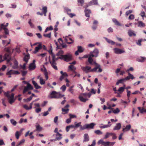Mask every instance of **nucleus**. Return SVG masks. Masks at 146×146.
<instances>
[{
    "mask_svg": "<svg viewBox=\"0 0 146 146\" xmlns=\"http://www.w3.org/2000/svg\"><path fill=\"white\" fill-rule=\"evenodd\" d=\"M112 21L115 23V25H116L119 26H122V25L115 19H112Z\"/></svg>",
    "mask_w": 146,
    "mask_h": 146,
    "instance_id": "29",
    "label": "nucleus"
},
{
    "mask_svg": "<svg viewBox=\"0 0 146 146\" xmlns=\"http://www.w3.org/2000/svg\"><path fill=\"white\" fill-rule=\"evenodd\" d=\"M42 44L40 43L37 46L35 47V50L33 51V53L34 54L36 53L40 50L42 48Z\"/></svg>",
    "mask_w": 146,
    "mask_h": 146,
    "instance_id": "13",
    "label": "nucleus"
},
{
    "mask_svg": "<svg viewBox=\"0 0 146 146\" xmlns=\"http://www.w3.org/2000/svg\"><path fill=\"white\" fill-rule=\"evenodd\" d=\"M58 129L57 128H56L54 130V132L56 133V139H55V141L56 140H59L62 138L61 134L58 132Z\"/></svg>",
    "mask_w": 146,
    "mask_h": 146,
    "instance_id": "9",
    "label": "nucleus"
},
{
    "mask_svg": "<svg viewBox=\"0 0 146 146\" xmlns=\"http://www.w3.org/2000/svg\"><path fill=\"white\" fill-rule=\"evenodd\" d=\"M98 144H101L104 146H113L115 143V142L104 141L103 140H100L98 142Z\"/></svg>",
    "mask_w": 146,
    "mask_h": 146,
    "instance_id": "6",
    "label": "nucleus"
},
{
    "mask_svg": "<svg viewBox=\"0 0 146 146\" xmlns=\"http://www.w3.org/2000/svg\"><path fill=\"white\" fill-rule=\"evenodd\" d=\"M71 119L69 117L66 119V122L67 124H69L71 123Z\"/></svg>",
    "mask_w": 146,
    "mask_h": 146,
    "instance_id": "64",
    "label": "nucleus"
},
{
    "mask_svg": "<svg viewBox=\"0 0 146 146\" xmlns=\"http://www.w3.org/2000/svg\"><path fill=\"white\" fill-rule=\"evenodd\" d=\"M68 76L67 74L66 73H64L62 75L60 78V80L62 81L65 77H67Z\"/></svg>",
    "mask_w": 146,
    "mask_h": 146,
    "instance_id": "40",
    "label": "nucleus"
},
{
    "mask_svg": "<svg viewBox=\"0 0 146 146\" xmlns=\"http://www.w3.org/2000/svg\"><path fill=\"white\" fill-rule=\"evenodd\" d=\"M32 82L35 88L36 89H38L41 88V86H38L37 83L34 80H32Z\"/></svg>",
    "mask_w": 146,
    "mask_h": 146,
    "instance_id": "26",
    "label": "nucleus"
},
{
    "mask_svg": "<svg viewBox=\"0 0 146 146\" xmlns=\"http://www.w3.org/2000/svg\"><path fill=\"white\" fill-rule=\"evenodd\" d=\"M89 3V4L91 6L94 5H97L98 4V0H93Z\"/></svg>",
    "mask_w": 146,
    "mask_h": 146,
    "instance_id": "30",
    "label": "nucleus"
},
{
    "mask_svg": "<svg viewBox=\"0 0 146 146\" xmlns=\"http://www.w3.org/2000/svg\"><path fill=\"white\" fill-rule=\"evenodd\" d=\"M42 10L44 16H46V13L47 12V7L46 6H43Z\"/></svg>",
    "mask_w": 146,
    "mask_h": 146,
    "instance_id": "28",
    "label": "nucleus"
},
{
    "mask_svg": "<svg viewBox=\"0 0 146 146\" xmlns=\"http://www.w3.org/2000/svg\"><path fill=\"white\" fill-rule=\"evenodd\" d=\"M78 98L81 102H86V101L88 100V99L84 98L81 96H79Z\"/></svg>",
    "mask_w": 146,
    "mask_h": 146,
    "instance_id": "37",
    "label": "nucleus"
},
{
    "mask_svg": "<svg viewBox=\"0 0 146 146\" xmlns=\"http://www.w3.org/2000/svg\"><path fill=\"white\" fill-rule=\"evenodd\" d=\"M107 31L108 33H112L113 31V29L111 27H110L108 29Z\"/></svg>",
    "mask_w": 146,
    "mask_h": 146,
    "instance_id": "61",
    "label": "nucleus"
},
{
    "mask_svg": "<svg viewBox=\"0 0 146 146\" xmlns=\"http://www.w3.org/2000/svg\"><path fill=\"white\" fill-rule=\"evenodd\" d=\"M111 125V124L104 125L103 126H100L99 127L101 129H104L110 127Z\"/></svg>",
    "mask_w": 146,
    "mask_h": 146,
    "instance_id": "38",
    "label": "nucleus"
},
{
    "mask_svg": "<svg viewBox=\"0 0 146 146\" xmlns=\"http://www.w3.org/2000/svg\"><path fill=\"white\" fill-rule=\"evenodd\" d=\"M78 50H79V52L80 53L83 52L84 50V49L81 46H77Z\"/></svg>",
    "mask_w": 146,
    "mask_h": 146,
    "instance_id": "39",
    "label": "nucleus"
},
{
    "mask_svg": "<svg viewBox=\"0 0 146 146\" xmlns=\"http://www.w3.org/2000/svg\"><path fill=\"white\" fill-rule=\"evenodd\" d=\"M145 26V24L142 21H139L138 22V26L139 27H144Z\"/></svg>",
    "mask_w": 146,
    "mask_h": 146,
    "instance_id": "35",
    "label": "nucleus"
},
{
    "mask_svg": "<svg viewBox=\"0 0 146 146\" xmlns=\"http://www.w3.org/2000/svg\"><path fill=\"white\" fill-rule=\"evenodd\" d=\"M120 111V110L118 108H117L115 110H112V112L115 114H117Z\"/></svg>",
    "mask_w": 146,
    "mask_h": 146,
    "instance_id": "49",
    "label": "nucleus"
},
{
    "mask_svg": "<svg viewBox=\"0 0 146 146\" xmlns=\"http://www.w3.org/2000/svg\"><path fill=\"white\" fill-rule=\"evenodd\" d=\"M40 82L41 85L44 84L45 83V82L42 78H40Z\"/></svg>",
    "mask_w": 146,
    "mask_h": 146,
    "instance_id": "60",
    "label": "nucleus"
},
{
    "mask_svg": "<svg viewBox=\"0 0 146 146\" xmlns=\"http://www.w3.org/2000/svg\"><path fill=\"white\" fill-rule=\"evenodd\" d=\"M104 38L107 41V42L109 44H111V45H114L115 44V42L106 37H104Z\"/></svg>",
    "mask_w": 146,
    "mask_h": 146,
    "instance_id": "27",
    "label": "nucleus"
},
{
    "mask_svg": "<svg viewBox=\"0 0 146 146\" xmlns=\"http://www.w3.org/2000/svg\"><path fill=\"white\" fill-rule=\"evenodd\" d=\"M127 96L128 98V99L129 100V98L131 92L130 91L128 90H127Z\"/></svg>",
    "mask_w": 146,
    "mask_h": 146,
    "instance_id": "59",
    "label": "nucleus"
},
{
    "mask_svg": "<svg viewBox=\"0 0 146 146\" xmlns=\"http://www.w3.org/2000/svg\"><path fill=\"white\" fill-rule=\"evenodd\" d=\"M81 122H79L75 124V125H74V128L76 129L79 127H80L81 126Z\"/></svg>",
    "mask_w": 146,
    "mask_h": 146,
    "instance_id": "52",
    "label": "nucleus"
},
{
    "mask_svg": "<svg viewBox=\"0 0 146 146\" xmlns=\"http://www.w3.org/2000/svg\"><path fill=\"white\" fill-rule=\"evenodd\" d=\"M10 122L13 125L15 126L17 123L16 121L13 119H11L10 120Z\"/></svg>",
    "mask_w": 146,
    "mask_h": 146,
    "instance_id": "45",
    "label": "nucleus"
},
{
    "mask_svg": "<svg viewBox=\"0 0 146 146\" xmlns=\"http://www.w3.org/2000/svg\"><path fill=\"white\" fill-rule=\"evenodd\" d=\"M99 51L98 49L95 48L93 51H91L89 54V57L88 59V61L90 64H92V62L94 60L92 58L94 57H97L98 56Z\"/></svg>",
    "mask_w": 146,
    "mask_h": 146,
    "instance_id": "2",
    "label": "nucleus"
},
{
    "mask_svg": "<svg viewBox=\"0 0 146 146\" xmlns=\"http://www.w3.org/2000/svg\"><path fill=\"white\" fill-rule=\"evenodd\" d=\"M143 41V39H141L138 40L136 42V44L139 46H141V42Z\"/></svg>",
    "mask_w": 146,
    "mask_h": 146,
    "instance_id": "50",
    "label": "nucleus"
},
{
    "mask_svg": "<svg viewBox=\"0 0 146 146\" xmlns=\"http://www.w3.org/2000/svg\"><path fill=\"white\" fill-rule=\"evenodd\" d=\"M36 67L35 64H34L31 63L29 65V70H31L35 69Z\"/></svg>",
    "mask_w": 146,
    "mask_h": 146,
    "instance_id": "24",
    "label": "nucleus"
},
{
    "mask_svg": "<svg viewBox=\"0 0 146 146\" xmlns=\"http://www.w3.org/2000/svg\"><path fill=\"white\" fill-rule=\"evenodd\" d=\"M33 87L31 84L30 83H28L27 85L24 87V88L23 91V94H25L29 90H33Z\"/></svg>",
    "mask_w": 146,
    "mask_h": 146,
    "instance_id": "8",
    "label": "nucleus"
},
{
    "mask_svg": "<svg viewBox=\"0 0 146 146\" xmlns=\"http://www.w3.org/2000/svg\"><path fill=\"white\" fill-rule=\"evenodd\" d=\"M86 124L88 129H93L94 126L96 125V124L94 123H91L89 124Z\"/></svg>",
    "mask_w": 146,
    "mask_h": 146,
    "instance_id": "18",
    "label": "nucleus"
},
{
    "mask_svg": "<svg viewBox=\"0 0 146 146\" xmlns=\"http://www.w3.org/2000/svg\"><path fill=\"white\" fill-rule=\"evenodd\" d=\"M113 50L114 51V53L117 54H121L125 52V51L124 50L117 48H113Z\"/></svg>",
    "mask_w": 146,
    "mask_h": 146,
    "instance_id": "12",
    "label": "nucleus"
},
{
    "mask_svg": "<svg viewBox=\"0 0 146 146\" xmlns=\"http://www.w3.org/2000/svg\"><path fill=\"white\" fill-rule=\"evenodd\" d=\"M64 10L67 13L68 15L70 13H69L71 12V9H69L67 7H65L64 8Z\"/></svg>",
    "mask_w": 146,
    "mask_h": 146,
    "instance_id": "51",
    "label": "nucleus"
},
{
    "mask_svg": "<svg viewBox=\"0 0 146 146\" xmlns=\"http://www.w3.org/2000/svg\"><path fill=\"white\" fill-rule=\"evenodd\" d=\"M86 129H88L86 124L84 125L83 126H82L81 125V127H80V130H84Z\"/></svg>",
    "mask_w": 146,
    "mask_h": 146,
    "instance_id": "43",
    "label": "nucleus"
},
{
    "mask_svg": "<svg viewBox=\"0 0 146 146\" xmlns=\"http://www.w3.org/2000/svg\"><path fill=\"white\" fill-rule=\"evenodd\" d=\"M30 58V55L28 54L25 55L24 57L23 60L27 63L28 61V60Z\"/></svg>",
    "mask_w": 146,
    "mask_h": 146,
    "instance_id": "25",
    "label": "nucleus"
},
{
    "mask_svg": "<svg viewBox=\"0 0 146 146\" xmlns=\"http://www.w3.org/2000/svg\"><path fill=\"white\" fill-rule=\"evenodd\" d=\"M136 60L139 62H143L146 60V58L144 57L140 56L137 58Z\"/></svg>",
    "mask_w": 146,
    "mask_h": 146,
    "instance_id": "21",
    "label": "nucleus"
},
{
    "mask_svg": "<svg viewBox=\"0 0 146 146\" xmlns=\"http://www.w3.org/2000/svg\"><path fill=\"white\" fill-rule=\"evenodd\" d=\"M94 133L98 135H100L103 134V133L99 130L95 131Z\"/></svg>",
    "mask_w": 146,
    "mask_h": 146,
    "instance_id": "44",
    "label": "nucleus"
},
{
    "mask_svg": "<svg viewBox=\"0 0 146 146\" xmlns=\"http://www.w3.org/2000/svg\"><path fill=\"white\" fill-rule=\"evenodd\" d=\"M128 76H127L125 78L126 80H128L130 79L133 80L135 78L133 75L132 74H130L129 72L128 73Z\"/></svg>",
    "mask_w": 146,
    "mask_h": 146,
    "instance_id": "23",
    "label": "nucleus"
},
{
    "mask_svg": "<svg viewBox=\"0 0 146 146\" xmlns=\"http://www.w3.org/2000/svg\"><path fill=\"white\" fill-rule=\"evenodd\" d=\"M5 16L6 17L7 19H10L11 18L12 16V15L11 14L9 13H6L5 14Z\"/></svg>",
    "mask_w": 146,
    "mask_h": 146,
    "instance_id": "54",
    "label": "nucleus"
},
{
    "mask_svg": "<svg viewBox=\"0 0 146 146\" xmlns=\"http://www.w3.org/2000/svg\"><path fill=\"white\" fill-rule=\"evenodd\" d=\"M83 142H88L90 140L89 136L88 133H85L83 136Z\"/></svg>",
    "mask_w": 146,
    "mask_h": 146,
    "instance_id": "15",
    "label": "nucleus"
},
{
    "mask_svg": "<svg viewBox=\"0 0 146 146\" xmlns=\"http://www.w3.org/2000/svg\"><path fill=\"white\" fill-rule=\"evenodd\" d=\"M134 15L133 14L130 15L129 17V19L130 20L133 19H134Z\"/></svg>",
    "mask_w": 146,
    "mask_h": 146,
    "instance_id": "63",
    "label": "nucleus"
},
{
    "mask_svg": "<svg viewBox=\"0 0 146 146\" xmlns=\"http://www.w3.org/2000/svg\"><path fill=\"white\" fill-rule=\"evenodd\" d=\"M55 54H52V61L50 60V57L49 56V59L50 62L52 66L55 70H57L58 68L56 66V61L58 59H64L65 61L68 62L72 59V55L70 54H68L64 55H62V56H59L56 58Z\"/></svg>",
    "mask_w": 146,
    "mask_h": 146,
    "instance_id": "1",
    "label": "nucleus"
},
{
    "mask_svg": "<svg viewBox=\"0 0 146 146\" xmlns=\"http://www.w3.org/2000/svg\"><path fill=\"white\" fill-rule=\"evenodd\" d=\"M121 127V124L120 123H118L116 124L115 126L113 128V130H119Z\"/></svg>",
    "mask_w": 146,
    "mask_h": 146,
    "instance_id": "17",
    "label": "nucleus"
},
{
    "mask_svg": "<svg viewBox=\"0 0 146 146\" xmlns=\"http://www.w3.org/2000/svg\"><path fill=\"white\" fill-rule=\"evenodd\" d=\"M62 110L63 112H64L65 113L64 114L67 113L68 112L69 110V109L68 108L65 109V108H62Z\"/></svg>",
    "mask_w": 146,
    "mask_h": 146,
    "instance_id": "55",
    "label": "nucleus"
},
{
    "mask_svg": "<svg viewBox=\"0 0 146 146\" xmlns=\"http://www.w3.org/2000/svg\"><path fill=\"white\" fill-rule=\"evenodd\" d=\"M6 74L7 75H9L8 76L9 78H11V75L12 74H20V73L18 71H15L12 70H11L8 71L7 73Z\"/></svg>",
    "mask_w": 146,
    "mask_h": 146,
    "instance_id": "10",
    "label": "nucleus"
},
{
    "mask_svg": "<svg viewBox=\"0 0 146 146\" xmlns=\"http://www.w3.org/2000/svg\"><path fill=\"white\" fill-rule=\"evenodd\" d=\"M85 15L88 17H89L90 16V14L91 13V11L90 10L86 8L84 10Z\"/></svg>",
    "mask_w": 146,
    "mask_h": 146,
    "instance_id": "19",
    "label": "nucleus"
},
{
    "mask_svg": "<svg viewBox=\"0 0 146 146\" xmlns=\"http://www.w3.org/2000/svg\"><path fill=\"white\" fill-rule=\"evenodd\" d=\"M28 23L31 28H34L35 27L34 25L32 22V19H29L28 21Z\"/></svg>",
    "mask_w": 146,
    "mask_h": 146,
    "instance_id": "36",
    "label": "nucleus"
},
{
    "mask_svg": "<svg viewBox=\"0 0 146 146\" xmlns=\"http://www.w3.org/2000/svg\"><path fill=\"white\" fill-rule=\"evenodd\" d=\"M36 131H41L42 128L41 127L40 125H38L36 126Z\"/></svg>",
    "mask_w": 146,
    "mask_h": 146,
    "instance_id": "48",
    "label": "nucleus"
},
{
    "mask_svg": "<svg viewBox=\"0 0 146 146\" xmlns=\"http://www.w3.org/2000/svg\"><path fill=\"white\" fill-rule=\"evenodd\" d=\"M93 65V64H95L96 66L94 68L92 69V71L97 72H101L102 71V69L101 68V66L100 64L97 63L95 61L92 62Z\"/></svg>",
    "mask_w": 146,
    "mask_h": 146,
    "instance_id": "5",
    "label": "nucleus"
},
{
    "mask_svg": "<svg viewBox=\"0 0 146 146\" xmlns=\"http://www.w3.org/2000/svg\"><path fill=\"white\" fill-rule=\"evenodd\" d=\"M4 24L2 23L1 25V29H3L4 31V33L5 35H9V31L6 27H5Z\"/></svg>",
    "mask_w": 146,
    "mask_h": 146,
    "instance_id": "11",
    "label": "nucleus"
},
{
    "mask_svg": "<svg viewBox=\"0 0 146 146\" xmlns=\"http://www.w3.org/2000/svg\"><path fill=\"white\" fill-rule=\"evenodd\" d=\"M128 34L129 36L131 37L132 36H136V34L135 31L133 30L129 29L128 31Z\"/></svg>",
    "mask_w": 146,
    "mask_h": 146,
    "instance_id": "16",
    "label": "nucleus"
},
{
    "mask_svg": "<svg viewBox=\"0 0 146 146\" xmlns=\"http://www.w3.org/2000/svg\"><path fill=\"white\" fill-rule=\"evenodd\" d=\"M138 109L139 110L140 113H143L144 112L146 113V109H145L144 107H143L142 108L140 107H138Z\"/></svg>",
    "mask_w": 146,
    "mask_h": 146,
    "instance_id": "32",
    "label": "nucleus"
},
{
    "mask_svg": "<svg viewBox=\"0 0 146 146\" xmlns=\"http://www.w3.org/2000/svg\"><path fill=\"white\" fill-rule=\"evenodd\" d=\"M111 134H113L112 133L106 132L105 135L104 139H106L109 138L110 135H111Z\"/></svg>",
    "mask_w": 146,
    "mask_h": 146,
    "instance_id": "42",
    "label": "nucleus"
},
{
    "mask_svg": "<svg viewBox=\"0 0 146 146\" xmlns=\"http://www.w3.org/2000/svg\"><path fill=\"white\" fill-rule=\"evenodd\" d=\"M32 96H31L29 98H28L27 99H24V100L26 102H28L31 101L32 99Z\"/></svg>",
    "mask_w": 146,
    "mask_h": 146,
    "instance_id": "53",
    "label": "nucleus"
},
{
    "mask_svg": "<svg viewBox=\"0 0 146 146\" xmlns=\"http://www.w3.org/2000/svg\"><path fill=\"white\" fill-rule=\"evenodd\" d=\"M10 92L7 91V92H4V95L8 98L9 102L11 104H12L15 101L16 99L14 98L15 94L13 93H12L10 94Z\"/></svg>",
    "mask_w": 146,
    "mask_h": 146,
    "instance_id": "3",
    "label": "nucleus"
},
{
    "mask_svg": "<svg viewBox=\"0 0 146 146\" xmlns=\"http://www.w3.org/2000/svg\"><path fill=\"white\" fill-rule=\"evenodd\" d=\"M64 96V95L61 94L60 92L53 91L50 93L49 97L50 98L60 99Z\"/></svg>",
    "mask_w": 146,
    "mask_h": 146,
    "instance_id": "4",
    "label": "nucleus"
},
{
    "mask_svg": "<svg viewBox=\"0 0 146 146\" xmlns=\"http://www.w3.org/2000/svg\"><path fill=\"white\" fill-rule=\"evenodd\" d=\"M21 72L22 73V75L23 76H24L27 73V71L21 70Z\"/></svg>",
    "mask_w": 146,
    "mask_h": 146,
    "instance_id": "62",
    "label": "nucleus"
},
{
    "mask_svg": "<svg viewBox=\"0 0 146 146\" xmlns=\"http://www.w3.org/2000/svg\"><path fill=\"white\" fill-rule=\"evenodd\" d=\"M77 2L78 6H83L84 3V0H78Z\"/></svg>",
    "mask_w": 146,
    "mask_h": 146,
    "instance_id": "31",
    "label": "nucleus"
},
{
    "mask_svg": "<svg viewBox=\"0 0 146 146\" xmlns=\"http://www.w3.org/2000/svg\"><path fill=\"white\" fill-rule=\"evenodd\" d=\"M125 89V88L124 87H121L119 88L117 91L121 93L124 91Z\"/></svg>",
    "mask_w": 146,
    "mask_h": 146,
    "instance_id": "46",
    "label": "nucleus"
},
{
    "mask_svg": "<svg viewBox=\"0 0 146 146\" xmlns=\"http://www.w3.org/2000/svg\"><path fill=\"white\" fill-rule=\"evenodd\" d=\"M11 58L9 54L5 53L4 56V60H6L8 63H9L11 60Z\"/></svg>",
    "mask_w": 146,
    "mask_h": 146,
    "instance_id": "14",
    "label": "nucleus"
},
{
    "mask_svg": "<svg viewBox=\"0 0 146 146\" xmlns=\"http://www.w3.org/2000/svg\"><path fill=\"white\" fill-rule=\"evenodd\" d=\"M131 128V125H127L125 128H123L122 131L124 132L128 131Z\"/></svg>",
    "mask_w": 146,
    "mask_h": 146,
    "instance_id": "22",
    "label": "nucleus"
},
{
    "mask_svg": "<svg viewBox=\"0 0 146 146\" xmlns=\"http://www.w3.org/2000/svg\"><path fill=\"white\" fill-rule=\"evenodd\" d=\"M18 63L17 61L15 60L14 62V64L13 66V68L14 69H16L18 68Z\"/></svg>",
    "mask_w": 146,
    "mask_h": 146,
    "instance_id": "34",
    "label": "nucleus"
},
{
    "mask_svg": "<svg viewBox=\"0 0 146 146\" xmlns=\"http://www.w3.org/2000/svg\"><path fill=\"white\" fill-rule=\"evenodd\" d=\"M81 67L82 70L86 73H88L90 72H94V71H92L91 67L88 66H81Z\"/></svg>",
    "mask_w": 146,
    "mask_h": 146,
    "instance_id": "7",
    "label": "nucleus"
},
{
    "mask_svg": "<svg viewBox=\"0 0 146 146\" xmlns=\"http://www.w3.org/2000/svg\"><path fill=\"white\" fill-rule=\"evenodd\" d=\"M66 87L65 85H63L62 87L60 88V89L61 90H62L63 92H64L66 90Z\"/></svg>",
    "mask_w": 146,
    "mask_h": 146,
    "instance_id": "57",
    "label": "nucleus"
},
{
    "mask_svg": "<svg viewBox=\"0 0 146 146\" xmlns=\"http://www.w3.org/2000/svg\"><path fill=\"white\" fill-rule=\"evenodd\" d=\"M21 135V134H20L19 132V131H16L15 133V136L17 139H19V137Z\"/></svg>",
    "mask_w": 146,
    "mask_h": 146,
    "instance_id": "47",
    "label": "nucleus"
},
{
    "mask_svg": "<svg viewBox=\"0 0 146 146\" xmlns=\"http://www.w3.org/2000/svg\"><path fill=\"white\" fill-rule=\"evenodd\" d=\"M125 80H126L125 78L120 79L117 81L116 83V85H118L119 84H122Z\"/></svg>",
    "mask_w": 146,
    "mask_h": 146,
    "instance_id": "33",
    "label": "nucleus"
},
{
    "mask_svg": "<svg viewBox=\"0 0 146 146\" xmlns=\"http://www.w3.org/2000/svg\"><path fill=\"white\" fill-rule=\"evenodd\" d=\"M69 117L71 119L74 118H76L77 117L76 115H75L72 114L71 113H69Z\"/></svg>",
    "mask_w": 146,
    "mask_h": 146,
    "instance_id": "56",
    "label": "nucleus"
},
{
    "mask_svg": "<svg viewBox=\"0 0 146 146\" xmlns=\"http://www.w3.org/2000/svg\"><path fill=\"white\" fill-rule=\"evenodd\" d=\"M41 71L43 72H44V74L45 76L46 79L47 80L48 78V72L47 70L45 68H44V69H43L41 68Z\"/></svg>",
    "mask_w": 146,
    "mask_h": 146,
    "instance_id": "20",
    "label": "nucleus"
},
{
    "mask_svg": "<svg viewBox=\"0 0 146 146\" xmlns=\"http://www.w3.org/2000/svg\"><path fill=\"white\" fill-rule=\"evenodd\" d=\"M64 54V51L62 50H60L55 55L56 56H62V55H64L63 54Z\"/></svg>",
    "mask_w": 146,
    "mask_h": 146,
    "instance_id": "41",
    "label": "nucleus"
},
{
    "mask_svg": "<svg viewBox=\"0 0 146 146\" xmlns=\"http://www.w3.org/2000/svg\"><path fill=\"white\" fill-rule=\"evenodd\" d=\"M43 36L45 37H47L50 38L51 36V33H50L48 34H44Z\"/></svg>",
    "mask_w": 146,
    "mask_h": 146,
    "instance_id": "58",
    "label": "nucleus"
}]
</instances>
